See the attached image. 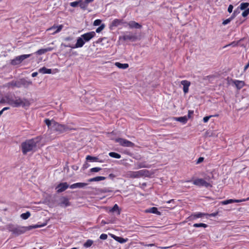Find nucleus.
<instances>
[{"mask_svg": "<svg viewBox=\"0 0 249 249\" xmlns=\"http://www.w3.org/2000/svg\"><path fill=\"white\" fill-rule=\"evenodd\" d=\"M5 102L14 107H28L30 105V102L26 98H21L18 96H7L5 97Z\"/></svg>", "mask_w": 249, "mask_h": 249, "instance_id": "f257e3e1", "label": "nucleus"}, {"mask_svg": "<svg viewBox=\"0 0 249 249\" xmlns=\"http://www.w3.org/2000/svg\"><path fill=\"white\" fill-rule=\"evenodd\" d=\"M41 225H35L34 226H29L27 227H22L19 226H15L13 225H8L7 229L9 231L12 232L15 235L18 236L25 233L26 231L31 230L33 229L41 227Z\"/></svg>", "mask_w": 249, "mask_h": 249, "instance_id": "f03ea898", "label": "nucleus"}, {"mask_svg": "<svg viewBox=\"0 0 249 249\" xmlns=\"http://www.w3.org/2000/svg\"><path fill=\"white\" fill-rule=\"evenodd\" d=\"M38 141L37 138L26 140L21 144L22 153L26 155L28 152L33 150L36 147Z\"/></svg>", "mask_w": 249, "mask_h": 249, "instance_id": "7ed1b4c3", "label": "nucleus"}, {"mask_svg": "<svg viewBox=\"0 0 249 249\" xmlns=\"http://www.w3.org/2000/svg\"><path fill=\"white\" fill-rule=\"evenodd\" d=\"M149 175V171L147 170H141L138 171H128L125 173L124 176L128 178H140L147 177Z\"/></svg>", "mask_w": 249, "mask_h": 249, "instance_id": "20e7f679", "label": "nucleus"}, {"mask_svg": "<svg viewBox=\"0 0 249 249\" xmlns=\"http://www.w3.org/2000/svg\"><path fill=\"white\" fill-rule=\"evenodd\" d=\"M76 130L65 124H60L55 121L53 125L52 131L58 132L59 133H63L68 130Z\"/></svg>", "mask_w": 249, "mask_h": 249, "instance_id": "39448f33", "label": "nucleus"}, {"mask_svg": "<svg viewBox=\"0 0 249 249\" xmlns=\"http://www.w3.org/2000/svg\"><path fill=\"white\" fill-rule=\"evenodd\" d=\"M32 54H23L16 57L14 59L11 60L10 64L12 65L15 66L20 64L24 60L29 58Z\"/></svg>", "mask_w": 249, "mask_h": 249, "instance_id": "423d86ee", "label": "nucleus"}, {"mask_svg": "<svg viewBox=\"0 0 249 249\" xmlns=\"http://www.w3.org/2000/svg\"><path fill=\"white\" fill-rule=\"evenodd\" d=\"M115 142L119 143L120 145L124 147H133L135 145L131 142L123 138H116L115 139Z\"/></svg>", "mask_w": 249, "mask_h": 249, "instance_id": "0eeeda50", "label": "nucleus"}, {"mask_svg": "<svg viewBox=\"0 0 249 249\" xmlns=\"http://www.w3.org/2000/svg\"><path fill=\"white\" fill-rule=\"evenodd\" d=\"M193 184L196 186H205L207 188L212 187V185L210 183L207 182L202 178H197L195 179L193 181Z\"/></svg>", "mask_w": 249, "mask_h": 249, "instance_id": "6e6552de", "label": "nucleus"}, {"mask_svg": "<svg viewBox=\"0 0 249 249\" xmlns=\"http://www.w3.org/2000/svg\"><path fill=\"white\" fill-rule=\"evenodd\" d=\"M124 23H126V22H124L123 19L116 18L111 22L109 25V28L110 30H113L114 28Z\"/></svg>", "mask_w": 249, "mask_h": 249, "instance_id": "1a4fd4ad", "label": "nucleus"}, {"mask_svg": "<svg viewBox=\"0 0 249 249\" xmlns=\"http://www.w3.org/2000/svg\"><path fill=\"white\" fill-rule=\"evenodd\" d=\"M58 205L61 207H67L71 205V203L67 197L63 196L59 199Z\"/></svg>", "mask_w": 249, "mask_h": 249, "instance_id": "9d476101", "label": "nucleus"}, {"mask_svg": "<svg viewBox=\"0 0 249 249\" xmlns=\"http://www.w3.org/2000/svg\"><path fill=\"white\" fill-rule=\"evenodd\" d=\"M96 35L95 32L93 31L89 32L81 35L85 42L89 41L91 38L94 37Z\"/></svg>", "mask_w": 249, "mask_h": 249, "instance_id": "9b49d317", "label": "nucleus"}, {"mask_svg": "<svg viewBox=\"0 0 249 249\" xmlns=\"http://www.w3.org/2000/svg\"><path fill=\"white\" fill-rule=\"evenodd\" d=\"M249 200V197H248L246 199H228L224 201H222L221 202V204L222 205H227L228 204L234 203V202H244L246 201Z\"/></svg>", "mask_w": 249, "mask_h": 249, "instance_id": "f8f14e48", "label": "nucleus"}, {"mask_svg": "<svg viewBox=\"0 0 249 249\" xmlns=\"http://www.w3.org/2000/svg\"><path fill=\"white\" fill-rule=\"evenodd\" d=\"M181 85L183 86V90L185 94L188 92L189 87L191 85V82L188 80H184L180 82Z\"/></svg>", "mask_w": 249, "mask_h": 249, "instance_id": "ddd939ff", "label": "nucleus"}, {"mask_svg": "<svg viewBox=\"0 0 249 249\" xmlns=\"http://www.w3.org/2000/svg\"><path fill=\"white\" fill-rule=\"evenodd\" d=\"M207 213H202L200 212L194 213L192 214L190 216L188 217V219L189 220H193L195 219H196L197 218L202 217L205 215H206Z\"/></svg>", "mask_w": 249, "mask_h": 249, "instance_id": "4468645a", "label": "nucleus"}, {"mask_svg": "<svg viewBox=\"0 0 249 249\" xmlns=\"http://www.w3.org/2000/svg\"><path fill=\"white\" fill-rule=\"evenodd\" d=\"M68 187L69 185L67 182L61 183L56 187V189H57V192L58 193H61L66 190Z\"/></svg>", "mask_w": 249, "mask_h": 249, "instance_id": "2eb2a0df", "label": "nucleus"}, {"mask_svg": "<svg viewBox=\"0 0 249 249\" xmlns=\"http://www.w3.org/2000/svg\"><path fill=\"white\" fill-rule=\"evenodd\" d=\"M63 28V25L62 24L59 25L58 26H55V25H54L51 28H49L47 30L48 31L54 30V31L52 33V34L54 35V34L60 32Z\"/></svg>", "mask_w": 249, "mask_h": 249, "instance_id": "dca6fc26", "label": "nucleus"}, {"mask_svg": "<svg viewBox=\"0 0 249 249\" xmlns=\"http://www.w3.org/2000/svg\"><path fill=\"white\" fill-rule=\"evenodd\" d=\"M120 39H122L124 40H131L132 41H135L137 39V36L135 35H133L131 34H129L128 35H124L120 37Z\"/></svg>", "mask_w": 249, "mask_h": 249, "instance_id": "f3484780", "label": "nucleus"}, {"mask_svg": "<svg viewBox=\"0 0 249 249\" xmlns=\"http://www.w3.org/2000/svg\"><path fill=\"white\" fill-rule=\"evenodd\" d=\"M126 24L129 26V27L131 29H140L142 28V25L139 23L135 22V21H130L128 23L126 22Z\"/></svg>", "mask_w": 249, "mask_h": 249, "instance_id": "a211bd4d", "label": "nucleus"}, {"mask_svg": "<svg viewBox=\"0 0 249 249\" xmlns=\"http://www.w3.org/2000/svg\"><path fill=\"white\" fill-rule=\"evenodd\" d=\"M85 41L82 37H79L77 38L76 44L73 46L74 48H81L83 46Z\"/></svg>", "mask_w": 249, "mask_h": 249, "instance_id": "6ab92c4d", "label": "nucleus"}, {"mask_svg": "<svg viewBox=\"0 0 249 249\" xmlns=\"http://www.w3.org/2000/svg\"><path fill=\"white\" fill-rule=\"evenodd\" d=\"M88 185V183H83V182H78V183H75L72 185H71L70 187L71 189H74L77 188H84L86 186Z\"/></svg>", "mask_w": 249, "mask_h": 249, "instance_id": "aec40b11", "label": "nucleus"}, {"mask_svg": "<svg viewBox=\"0 0 249 249\" xmlns=\"http://www.w3.org/2000/svg\"><path fill=\"white\" fill-rule=\"evenodd\" d=\"M233 83L235 85L236 88L238 89H242L245 85V82L243 81L240 80H234Z\"/></svg>", "mask_w": 249, "mask_h": 249, "instance_id": "412c9836", "label": "nucleus"}, {"mask_svg": "<svg viewBox=\"0 0 249 249\" xmlns=\"http://www.w3.org/2000/svg\"><path fill=\"white\" fill-rule=\"evenodd\" d=\"M53 49V48H51V47H48L45 49H39L38 51H37L36 53L38 55H42L43 54H44L45 53H46L47 52H50V51H52Z\"/></svg>", "mask_w": 249, "mask_h": 249, "instance_id": "4be33fe9", "label": "nucleus"}, {"mask_svg": "<svg viewBox=\"0 0 249 249\" xmlns=\"http://www.w3.org/2000/svg\"><path fill=\"white\" fill-rule=\"evenodd\" d=\"M20 80V87H28L29 85H32V83L31 81H27L24 79H21Z\"/></svg>", "mask_w": 249, "mask_h": 249, "instance_id": "5701e85b", "label": "nucleus"}, {"mask_svg": "<svg viewBox=\"0 0 249 249\" xmlns=\"http://www.w3.org/2000/svg\"><path fill=\"white\" fill-rule=\"evenodd\" d=\"M86 160L90 161H98L99 162H104V161L102 160H99L98 158L97 157H92L89 155L87 156Z\"/></svg>", "mask_w": 249, "mask_h": 249, "instance_id": "b1692460", "label": "nucleus"}, {"mask_svg": "<svg viewBox=\"0 0 249 249\" xmlns=\"http://www.w3.org/2000/svg\"><path fill=\"white\" fill-rule=\"evenodd\" d=\"M112 237L117 241H118V242L120 243H125L127 242V241L128 240V239L127 238H124L123 237H119V236H115L114 235H112Z\"/></svg>", "mask_w": 249, "mask_h": 249, "instance_id": "393cba45", "label": "nucleus"}, {"mask_svg": "<svg viewBox=\"0 0 249 249\" xmlns=\"http://www.w3.org/2000/svg\"><path fill=\"white\" fill-rule=\"evenodd\" d=\"M106 178L105 177L102 176H98L93 178H91L88 180L89 182H93V181H99L101 180H104L106 179Z\"/></svg>", "mask_w": 249, "mask_h": 249, "instance_id": "a878e982", "label": "nucleus"}, {"mask_svg": "<svg viewBox=\"0 0 249 249\" xmlns=\"http://www.w3.org/2000/svg\"><path fill=\"white\" fill-rule=\"evenodd\" d=\"M44 122L48 126L49 129L52 130L53 128V123L55 122V121H54L53 120H50L48 119H46L44 120Z\"/></svg>", "mask_w": 249, "mask_h": 249, "instance_id": "bb28decb", "label": "nucleus"}, {"mask_svg": "<svg viewBox=\"0 0 249 249\" xmlns=\"http://www.w3.org/2000/svg\"><path fill=\"white\" fill-rule=\"evenodd\" d=\"M39 72L40 73H43V74H50L52 73V70L51 69H47L45 67H43L38 70Z\"/></svg>", "mask_w": 249, "mask_h": 249, "instance_id": "cd10ccee", "label": "nucleus"}, {"mask_svg": "<svg viewBox=\"0 0 249 249\" xmlns=\"http://www.w3.org/2000/svg\"><path fill=\"white\" fill-rule=\"evenodd\" d=\"M115 65L119 69H126L128 68L129 65L127 63L122 64L120 62H116Z\"/></svg>", "mask_w": 249, "mask_h": 249, "instance_id": "c85d7f7f", "label": "nucleus"}, {"mask_svg": "<svg viewBox=\"0 0 249 249\" xmlns=\"http://www.w3.org/2000/svg\"><path fill=\"white\" fill-rule=\"evenodd\" d=\"M174 119L176 121H178L183 124H186L188 120V118L186 116L180 117H176Z\"/></svg>", "mask_w": 249, "mask_h": 249, "instance_id": "c756f323", "label": "nucleus"}, {"mask_svg": "<svg viewBox=\"0 0 249 249\" xmlns=\"http://www.w3.org/2000/svg\"><path fill=\"white\" fill-rule=\"evenodd\" d=\"M138 168H150V165L146 163L145 161L142 162H138L137 163Z\"/></svg>", "mask_w": 249, "mask_h": 249, "instance_id": "7c9ffc66", "label": "nucleus"}, {"mask_svg": "<svg viewBox=\"0 0 249 249\" xmlns=\"http://www.w3.org/2000/svg\"><path fill=\"white\" fill-rule=\"evenodd\" d=\"M146 212L152 213L157 214L158 215H160V212L158 211V209L156 207H152L149 210H147Z\"/></svg>", "mask_w": 249, "mask_h": 249, "instance_id": "2f4dec72", "label": "nucleus"}, {"mask_svg": "<svg viewBox=\"0 0 249 249\" xmlns=\"http://www.w3.org/2000/svg\"><path fill=\"white\" fill-rule=\"evenodd\" d=\"M110 212H117V214H120V210L119 209V207L117 204H115L113 207L110 210Z\"/></svg>", "mask_w": 249, "mask_h": 249, "instance_id": "473e14b6", "label": "nucleus"}, {"mask_svg": "<svg viewBox=\"0 0 249 249\" xmlns=\"http://www.w3.org/2000/svg\"><path fill=\"white\" fill-rule=\"evenodd\" d=\"M93 243V241L91 239H88L84 244L83 246L85 248L90 247Z\"/></svg>", "mask_w": 249, "mask_h": 249, "instance_id": "72a5a7b5", "label": "nucleus"}, {"mask_svg": "<svg viewBox=\"0 0 249 249\" xmlns=\"http://www.w3.org/2000/svg\"><path fill=\"white\" fill-rule=\"evenodd\" d=\"M109 156H110L111 157L116 158V159H120L121 157V156L120 154H119L117 153L113 152H110L109 153Z\"/></svg>", "mask_w": 249, "mask_h": 249, "instance_id": "f704fd0d", "label": "nucleus"}, {"mask_svg": "<svg viewBox=\"0 0 249 249\" xmlns=\"http://www.w3.org/2000/svg\"><path fill=\"white\" fill-rule=\"evenodd\" d=\"M31 215V213L29 212H27L25 213H23L20 215V217L23 219H28Z\"/></svg>", "mask_w": 249, "mask_h": 249, "instance_id": "c9c22d12", "label": "nucleus"}, {"mask_svg": "<svg viewBox=\"0 0 249 249\" xmlns=\"http://www.w3.org/2000/svg\"><path fill=\"white\" fill-rule=\"evenodd\" d=\"M193 227L195 228H199V227H203V228H207L208 225L204 223H195L193 225Z\"/></svg>", "mask_w": 249, "mask_h": 249, "instance_id": "e433bc0d", "label": "nucleus"}, {"mask_svg": "<svg viewBox=\"0 0 249 249\" xmlns=\"http://www.w3.org/2000/svg\"><path fill=\"white\" fill-rule=\"evenodd\" d=\"M249 6V3L243 2V3H241V4L240 5V8L242 10H246V9H247Z\"/></svg>", "mask_w": 249, "mask_h": 249, "instance_id": "4c0bfd02", "label": "nucleus"}, {"mask_svg": "<svg viewBox=\"0 0 249 249\" xmlns=\"http://www.w3.org/2000/svg\"><path fill=\"white\" fill-rule=\"evenodd\" d=\"M10 84L13 87L20 88V80L17 81H13L11 82Z\"/></svg>", "mask_w": 249, "mask_h": 249, "instance_id": "58836bf2", "label": "nucleus"}, {"mask_svg": "<svg viewBox=\"0 0 249 249\" xmlns=\"http://www.w3.org/2000/svg\"><path fill=\"white\" fill-rule=\"evenodd\" d=\"M80 1H81L80 0H77L75 1H73V2H71L70 3V5L72 7H76L78 5H79V3H80Z\"/></svg>", "mask_w": 249, "mask_h": 249, "instance_id": "ea45409f", "label": "nucleus"}, {"mask_svg": "<svg viewBox=\"0 0 249 249\" xmlns=\"http://www.w3.org/2000/svg\"><path fill=\"white\" fill-rule=\"evenodd\" d=\"M105 27V24H102L101 25L98 27L96 30V32L97 33H100Z\"/></svg>", "mask_w": 249, "mask_h": 249, "instance_id": "a19ab883", "label": "nucleus"}, {"mask_svg": "<svg viewBox=\"0 0 249 249\" xmlns=\"http://www.w3.org/2000/svg\"><path fill=\"white\" fill-rule=\"evenodd\" d=\"M238 43H239V41L238 42H235V41H233L231 43L223 47L224 48L228 47V46H231L232 47H235V46H237L238 44Z\"/></svg>", "mask_w": 249, "mask_h": 249, "instance_id": "79ce46f5", "label": "nucleus"}, {"mask_svg": "<svg viewBox=\"0 0 249 249\" xmlns=\"http://www.w3.org/2000/svg\"><path fill=\"white\" fill-rule=\"evenodd\" d=\"M167 203H172L173 205H172L171 207H166L167 208H174L175 207V200L174 199H171L169 201H166Z\"/></svg>", "mask_w": 249, "mask_h": 249, "instance_id": "37998d69", "label": "nucleus"}, {"mask_svg": "<svg viewBox=\"0 0 249 249\" xmlns=\"http://www.w3.org/2000/svg\"><path fill=\"white\" fill-rule=\"evenodd\" d=\"M102 169L100 167H93L90 169V172H98L100 171Z\"/></svg>", "mask_w": 249, "mask_h": 249, "instance_id": "c03bdc74", "label": "nucleus"}, {"mask_svg": "<svg viewBox=\"0 0 249 249\" xmlns=\"http://www.w3.org/2000/svg\"><path fill=\"white\" fill-rule=\"evenodd\" d=\"M249 14V8H247V9L245 10V11L242 13V16L243 17H247Z\"/></svg>", "mask_w": 249, "mask_h": 249, "instance_id": "a18cd8bd", "label": "nucleus"}, {"mask_svg": "<svg viewBox=\"0 0 249 249\" xmlns=\"http://www.w3.org/2000/svg\"><path fill=\"white\" fill-rule=\"evenodd\" d=\"M102 20L101 19H96L94 20L93 22V25L94 26H98L100 25L101 23Z\"/></svg>", "mask_w": 249, "mask_h": 249, "instance_id": "49530a36", "label": "nucleus"}, {"mask_svg": "<svg viewBox=\"0 0 249 249\" xmlns=\"http://www.w3.org/2000/svg\"><path fill=\"white\" fill-rule=\"evenodd\" d=\"M107 238V235L105 233H102L100 236V239L102 240H106Z\"/></svg>", "mask_w": 249, "mask_h": 249, "instance_id": "de8ad7c7", "label": "nucleus"}, {"mask_svg": "<svg viewBox=\"0 0 249 249\" xmlns=\"http://www.w3.org/2000/svg\"><path fill=\"white\" fill-rule=\"evenodd\" d=\"M231 20L230 19V18H227L225 20H224L223 22H222V24L224 25H225L228 23H229Z\"/></svg>", "mask_w": 249, "mask_h": 249, "instance_id": "09e8293b", "label": "nucleus"}, {"mask_svg": "<svg viewBox=\"0 0 249 249\" xmlns=\"http://www.w3.org/2000/svg\"><path fill=\"white\" fill-rule=\"evenodd\" d=\"M212 116H205L203 118V121L204 123H207L210 118L212 117Z\"/></svg>", "mask_w": 249, "mask_h": 249, "instance_id": "8fccbe9b", "label": "nucleus"}, {"mask_svg": "<svg viewBox=\"0 0 249 249\" xmlns=\"http://www.w3.org/2000/svg\"><path fill=\"white\" fill-rule=\"evenodd\" d=\"M233 6L231 5V4H230L229 7H228V11L230 13H231L232 11V9H233Z\"/></svg>", "mask_w": 249, "mask_h": 249, "instance_id": "3c124183", "label": "nucleus"}, {"mask_svg": "<svg viewBox=\"0 0 249 249\" xmlns=\"http://www.w3.org/2000/svg\"><path fill=\"white\" fill-rule=\"evenodd\" d=\"M204 158L203 157H199L196 161V164H199L201 162H202L204 160Z\"/></svg>", "mask_w": 249, "mask_h": 249, "instance_id": "603ef678", "label": "nucleus"}, {"mask_svg": "<svg viewBox=\"0 0 249 249\" xmlns=\"http://www.w3.org/2000/svg\"><path fill=\"white\" fill-rule=\"evenodd\" d=\"M218 213L217 212L212 213L210 214L207 213L206 215H209V216H212V217H214L218 214Z\"/></svg>", "mask_w": 249, "mask_h": 249, "instance_id": "864d4df0", "label": "nucleus"}, {"mask_svg": "<svg viewBox=\"0 0 249 249\" xmlns=\"http://www.w3.org/2000/svg\"><path fill=\"white\" fill-rule=\"evenodd\" d=\"M194 113V111H192V110H189L188 111V117H187L188 118V119L189 118H190L191 117V115L193 114Z\"/></svg>", "mask_w": 249, "mask_h": 249, "instance_id": "5fc2aeb1", "label": "nucleus"}, {"mask_svg": "<svg viewBox=\"0 0 249 249\" xmlns=\"http://www.w3.org/2000/svg\"><path fill=\"white\" fill-rule=\"evenodd\" d=\"M62 45H64V46L65 47H69V48H73V49L74 48H73V45H71V44L66 45V44H62Z\"/></svg>", "mask_w": 249, "mask_h": 249, "instance_id": "6e6d98bb", "label": "nucleus"}, {"mask_svg": "<svg viewBox=\"0 0 249 249\" xmlns=\"http://www.w3.org/2000/svg\"><path fill=\"white\" fill-rule=\"evenodd\" d=\"M235 13L233 12L231 15V17L229 18L231 20H232L235 17Z\"/></svg>", "mask_w": 249, "mask_h": 249, "instance_id": "4d7b16f0", "label": "nucleus"}, {"mask_svg": "<svg viewBox=\"0 0 249 249\" xmlns=\"http://www.w3.org/2000/svg\"><path fill=\"white\" fill-rule=\"evenodd\" d=\"M249 67V63L248 62V63L244 67V71H245Z\"/></svg>", "mask_w": 249, "mask_h": 249, "instance_id": "13d9d810", "label": "nucleus"}, {"mask_svg": "<svg viewBox=\"0 0 249 249\" xmlns=\"http://www.w3.org/2000/svg\"><path fill=\"white\" fill-rule=\"evenodd\" d=\"M64 39L66 41H70V40H72V37L71 36H68V37H66Z\"/></svg>", "mask_w": 249, "mask_h": 249, "instance_id": "bf43d9fd", "label": "nucleus"}, {"mask_svg": "<svg viewBox=\"0 0 249 249\" xmlns=\"http://www.w3.org/2000/svg\"><path fill=\"white\" fill-rule=\"evenodd\" d=\"M37 74H38V73L37 72H34L32 73V76L33 77H35L37 75Z\"/></svg>", "mask_w": 249, "mask_h": 249, "instance_id": "052dcab7", "label": "nucleus"}, {"mask_svg": "<svg viewBox=\"0 0 249 249\" xmlns=\"http://www.w3.org/2000/svg\"><path fill=\"white\" fill-rule=\"evenodd\" d=\"M86 1V3L89 5V3H91L94 1V0H85Z\"/></svg>", "mask_w": 249, "mask_h": 249, "instance_id": "680f3d73", "label": "nucleus"}, {"mask_svg": "<svg viewBox=\"0 0 249 249\" xmlns=\"http://www.w3.org/2000/svg\"><path fill=\"white\" fill-rule=\"evenodd\" d=\"M109 177L111 178H113L115 177V176L113 174H110L109 175Z\"/></svg>", "mask_w": 249, "mask_h": 249, "instance_id": "e2e57ef3", "label": "nucleus"}, {"mask_svg": "<svg viewBox=\"0 0 249 249\" xmlns=\"http://www.w3.org/2000/svg\"><path fill=\"white\" fill-rule=\"evenodd\" d=\"M108 222H106L105 220H103L102 221H101V224L102 225H106V224H108Z\"/></svg>", "mask_w": 249, "mask_h": 249, "instance_id": "0e129e2a", "label": "nucleus"}, {"mask_svg": "<svg viewBox=\"0 0 249 249\" xmlns=\"http://www.w3.org/2000/svg\"><path fill=\"white\" fill-rule=\"evenodd\" d=\"M10 108L9 107H5L2 110L4 111L5 110L9 109Z\"/></svg>", "mask_w": 249, "mask_h": 249, "instance_id": "69168bd1", "label": "nucleus"}, {"mask_svg": "<svg viewBox=\"0 0 249 249\" xmlns=\"http://www.w3.org/2000/svg\"><path fill=\"white\" fill-rule=\"evenodd\" d=\"M145 246H148V247H152V246H154V244H149L146 245Z\"/></svg>", "mask_w": 249, "mask_h": 249, "instance_id": "338daca9", "label": "nucleus"}, {"mask_svg": "<svg viewBox=\"0 0 249 249\" xmlns=\"http://www.w3.org/2000/svg\"><path fill=\"white\" fill-rule=\"evenodd\" d=\"M72 168L74 170H77L78 167L77 166H73Z\"/></svg>", "mask_w": 249, "mask_h": 249, "instance_id": "774afa93", "label": "nucleus"}]
</instances>
